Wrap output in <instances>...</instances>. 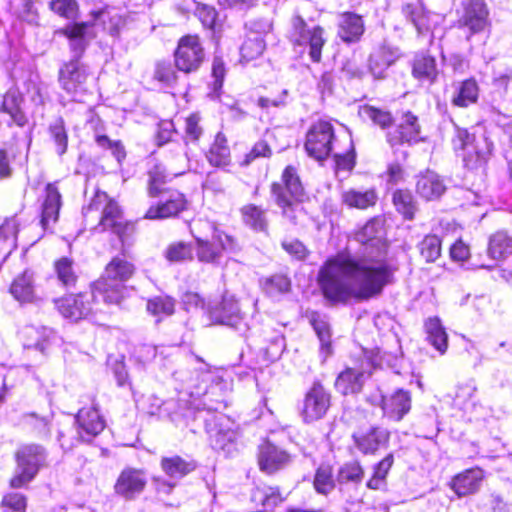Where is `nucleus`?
Wrapping results in <instances>:
<instances>
[{
    "mask_svg": "<svg viewBox=\"0 0 512 512\" xmlns=\"http://www.w3.org/2000/svg\"><path fill=\"white\" fill-rule=\"evenodd\" d=\"M314 487L320 494H328L334 488V481L329 467H320L317 469L314 478Z\"/></svg>",
    "mask_w": 512,
    "mask_h": 512,
    "instance_id": "58",
    "label": "nucleus"
},
{
    "mask_svg": "<svg viewBox=\"0 0 512 512\" xmlns=\"http://www.w3.org/2000/svg\"><path fill=\"white\" fill-rule=\"evenodd\" d=\"M419 249L426 262H434L441 255V240L436 235H427L419 243Z\"/></svg>",
    "mask_w": 512,
    "mask_h": 512,
    "instance_id": "52",
    "label": "nucleus"
},
{
    "mask_svg": "<svg viewBox=\"0 0 512 512\" xmlns=\"http://www.w3.org/2000/svg\"><path fill=\"white\" fill-rule=\"evenodd\" d=\"M54 272L57 280L66 288L74 287L78 280L77 268L74 261L68 257H61L54 263Z\"/></svg>",
    "mask_w": 512,
    "mask_h": 512,
    "instance_id": "40",
    "label": "nucleus"
},
{
    "mask_svg": "<svg viewBox=\"0 0 512 512\" xmlns=\"http://www.w3.org/2000/svg\"><path fill=\"white\" fill-rule=\"evenodd\" d=\"M175 66L184 73L197 71L205 59L204 48L197 35L183 36L174 53Z\"/></svg>",
    "mask_w": 512,
    "mask_h": 512,
    "instance_id": "13",
    "label": "nucleus"
},
{
    "mask_svg": "<svg viewBox=\"0 0 512 512\" xmlns=\"http://www.w3.org/2000/svg\"><path fill=\"white\" fill-rule=\"evenodd\" d=\"M363 115L382 129L390 127L393 123V117L389 111L382 110L373 106L364 107Z\"/></svg>",
    "mask_w": 512,
    "mask_h": 512,
    "instance_id": "57",
    "label": "nucleus"
},
{
    "mask_svg": "<svg viewBox=\"0 0 512 512\" xmlns=\"http://www.w3.org/2000/svg\"><path fill=\"white\" fill-rule=\"evenodd\" d=\"M271 194L281 209L282 217L290 224L297 225L304 216L302 206L304 190L294 167L285 168L282 182L271 185Z\"/></svg>",
    "mask_w": 512,
    "mask_h": 512,
    "instance_id": "3",
    "label": "nucleus"
},
{
    "mask_svg": "<svg viewBox=\"0 0 512 512\" xmlns=\"http://www.w3.org/2000/svg\"><path fill=\"white\" fill-rule=\"evenodd\" d=\"M15 459L17 465L10 487L18 489L27 486L44 466L46 451L38 444H27L17 450Z\"/></svg>",
    "mask_w": 512,
    "mask_h": 512,
    "instance_id": "6",
    "label": "nucleus"
},
{
    "mask_svg": "<svg viewBox=\"0 0 512 512\" xmlns=\"http://www.w3.org/2000/svg\"><path fill=\"white\" fill-rule=\"evenodd\" d=\"M331 405L330 393L319 383L315 382L307 391L301 416L305 423L322 419Z\"/></svg>",
    "mask_w": 512,
    "mask_h": 512,
    "instance_id": "14",
    "label": "nucleus"
},
{
    "mask_svg": "<svg viewBox=\"0 0 512 512\" xmlns=\"http://www.w3.org/2000/svg\"><path fill=\"white\" fill-rule=\"evenodd\" d=\"M365 379V374L362 371L347 368L338 375L335 388L343 395L356 394L362 390Z\"/></svg>",
    "mask_w": 512,
    "mask_h": 512,
    "instance_id": "31",
    "label": "nucleus"
},
{
    "mask_svg": "<svg viewBox=\"0 0 512 512\" xmlns=\"http://www.w3.org/2000/svg\"><path fill=\"white\" fill-rule=\"evenodd\" d=\"M187 207V200L179 192H173L169 198L161 204L151 206L145 213L144 218L149 220H161L178 215Z\"/></svg>",
    "mask_w": 512,
    "mask_h": 512,
    "instance_id": "23",
    "label": "nucleus"
},
{
    "mask_svg": "<svg viewBox=\"0 0 512 512\" xmlns=\"http://www.w3.org/2000/svg\"><path fill=\"white\" fill-rule=\"evenodd\" d=\"M195 15L201 21L203 26L212 29L217 20V11L213 6L198 3L196 6Z\"/></svg>",
    "mask_w": 512,
    "mask_h": 512,
    "instance_id": "63",
    "label": "nucleus"
},
{
    "mask_svg": "<svg viewBox=\"0 0 512 512\" xmlns=\"http://www.w3.org/2000/svg\"><path fill=\"white\" fill-rule=\"evenodd\" d=\"M146 484L147 477L143 470L128 467L118 476L114 490L116 494L132 499L144 490Z\"/></svg>",
    "mask_w": 512,
    "mask_h": 512,
    "instance_id": "18",
    "label": "nucleus"
},
{
    "mask_svg": "<svg viewBox=\"0 0 512 512\" xmlns=\"http://www.w3.org/2000/svg\"><path fill=\"white\" fill-rule=\"evenodd\" d=\"M291 286L290 280L284 275H273L263 284L265 292L271 297L286 293Z\"/></svg>",
    "mask_w": 512,
    "mask_h": 512,
    "instance_id": "56",
    "label": "nucleus"
},
{
    "mask_svg": "<svg viewBox=\"0 0 512 512\" xmlns=\"http://www.w3.org/2000/svg\"><path fill=\"white\" fill-rule=\"evenodd\" d=\"M208 161L213 166L223 167L230 163V149L225 137L218 134L207 155Z\"/></svg>",
    "mask_w": 512,
    "mask_h": 512,
    "instance_id": "44",
    "label": "nucleus"
},
{
    "mask_svg": "<svg viewBox=\"0 0 512 512\" xmlns=\"http://www.w3.org/2000/svg\"><path fill=\"white\" fill-rule=\"evenodd\" d=\"M193 255L194 247L181 241L170 244L165 251L166 259L172 263L191 261Z\"/></svg>",
    "mask_w": 512,
    "mask_h": 512,
    "instance_id": "49",
    "label": "nucleus"
},
{
    "mask_svg": "<svg viewBox=\"0 0 512 512\" xmlns=\"http://www.w3.org/2000/svg\"><path fill=\"white\" fill-rule=\"evenodd\" d=\"M10 293L19 302H32L35 298L34 274L25 270L10 286Z\"/></svg>",
    "mask_w": 512,
    "mask_h": 512,
    "instance_id": "34",
    "label": "nucleus"
},
{
    "mask_svg": "<svg viewBox=\"0 0 512 512\" xmlns=\"http://www.w3.org/2000/svg\"><path fill=\"white\" fill-rule=\"evenodd\" d=\"M99 212L98 226L101 231L111 230L121 239L133 231V225L124 221L122 210L118 203L111 199L106 192L97 191L89 205L83 209L85 218H93L92 214Z\"/></svg>",
    "mask_w": 512,
    "mask_h": 512,
    "instance_id": "5",
    "label": "nucleus"
},
{
    "mask_svg": "<svg viewBox=\"0 0 512 512\" xmlns=\"http://www.w3.org/2000/svg\"><path fill=\"white\" fill-rule=\"evenodd\" d=\"M483 478L481 469H469L457 475L452 481V488L458 496H466L479 489Z\"/></svg>",
    "mask_w": 512,
    "mask_h": 512,
    "instance_id": "33",
    "label": "nucleus"
},
{
    "mask_svg": "<svg viewBox=\"0 0 512 512\" xmlns=\"http://www.w3.org/2000/svg\"><path fill=\"white\" fill-rule=\"evenodd\" d=\"M49 136L55 146V151L59 156L66 153L68 147V134L64 120L57 118L48 128Z\"/></svg>",
    "mask_w": 512,
    "mask_h": 512,
    "instance_id": "47",
    "label": "nucleus"
},
{
    "mask_svg": "<svg viewBox=\"0 0 512 512\" xmlns=\"http://www.w3.org/2000/svg\"><path fill=\"white\" fill-rule=\"evenodd\" d=\"M393 204L396 210L407 220H412L417 211L416 201L409 190L399 189L393 193Z\"/></svg>",
    "mask_w": 512,
    "mask_h": 512,
    "instance_id": "42",
    "label": "nucleus"
},
{
    "mask_svg": "<svg viewBox=\"0 0 512 512\" xmlns=\"http://www.w3.org/2000/svg\"><path fill=\"white\" fill-rule=\"evenodd\" d=\"M97 293L93 286L92 291L71 294L55 300V306L60 314L67 319L72 321L85 319L95 310Z\"/></svg>",
    "mask_w": 512,
    "mask_h": 512,
    "instance_id": "12",
    "label": "nucleus"
},
{
    "mask_svg": "<svg viewBox=\"0 0 512 512\" xmlns=\"http://www.w3.org/2000/svg\"><path fill=\"white\" fill-rule=\"evenodd\" d=\"M512 254V237L504 231H498L489 239L488 255L494 260H503Z\"/></svg>",
    "mask_w": 512,
    "mask_h": 512,
    "instance_id": "39",
    "label": "nucleus"
},
{
    "mask_svg": "<svg viewBox=\"0 0 512 512\" xmlns=\"http://www.w3.org/2000/svg\"><path fill=\"white\" fill-rule=\"evenodd\" d=\"M290 462V455L270 442L259 446L258 464L261 471L273 474L286 467Z\"/></svg>",
    "mask_w": 512,
    "mask_h": 512,
    "instance_id": "20",
    "label": "nucleus"
},
{
    "mask_svg": "<svg viewBox=\"0 0 512 512\" xmlns=\"http://www.w3.org/2000/svg\"><path fill=\"white\" fill-rule=\"evenodd\" d=\"M132 263L121 257H114L106 266L102 277L94 284L95 290L108 304H120L125 297L124 283L134 274Z\"/></svg>",
    "mask_w": 512,
    "mask_h": 512,
    "instance_id": "4",
    "label": "nucleus"
},
{
    "mask_svg": "<svg viewBox=\"0 0 512 512\" xmlns=\"http://www.w3.org/2000/svg\"><path fill=\"white\" fill-rule=\"evenodd\" d=\"M243 220L246 225L255 231H266L268 221L266 211L254 204H249L241 209Z\"/></svg>",
    "mask_w": 512,
    "mask_h": 512,
    "instance_id": "43",
    "label": "nucleus"
},
{
    "mask_svg": "<svg viewBox=\"0 0 512 512\" xmlns=\"http://www.w3.org/2000/svg\"><path fill=\"white\" fill-rule=\"evenodd\" d=\"M95 20H102L105 29L111 36H118L121 28L125 24L124 18L118 13L111 14L108 10H98L91 12Z\"/></svg>",
    "mask_w": 512,
    "mask_h": 512,
    "instance_id": "48",
    "label": "nucleus"
},
{
    "mask_svg": "<svg viewBox=\"0 0 512 512\" xmlns=\"http://www.w3.org/2000/svg\"><path fill=\"white\" fill-rule=\"evenodd\" d=\"M22 335L25 338L24 347L44 352L48 348L54 332L47 327L27 326L22 331Z\"/></svg>",
    "mask_w": 512,
    "mask_h": 512,
    "instance_id": "36",
    "label": "nucleus"
},
{
    "mask_svg": "<svg viewBox=\"0 0 512 512\" xmlns=\"http://www.w3.org/2000/svg\"><path fill=\"white\" fill-rule=\"evenodd\" d=\"M211 239L195 237L196 245L194 253L199 262L211 265H219L225 252H233L237 249L233 237L211 226Z\"/></svg>",
    "mask_w": 512,
    "mask_h": 512,
    "instance_id": "7",
    "label": "nucleus"
},
{
    "mask_svg": "<svg viewBox=\"0 0 512 512\" xmlns=\"http://www.w3.org/2000/svg\"><path fill=\"white\" fill-rule=\"evenodd\" d=\"M349 149L346 152H336L334 154V160L337 170H343L350 172L356 163V155L352 140L349 138Z\"/></svg>",
    "mask_w": 512,
    "mask_h": 512,
    "instance_id": "60",
    "label": "nucleus"
},
{
    "mask_svg": "<svg viewBox=\"0 0 512 512\" xmlns=\"http://www.w3.org/2000/svg\"><path fill=\"white\" fill-rule=\"evenodd\" d=\"M455 150H462L463 161L467 167H477L486 162L492 151V143L485 137L478 140L468 133L466 129L456 127L455 136L452 140Z\"/></svg>",
    "mask_w": 512,
    "mask_h": 512,
    "instance_id": "9",
    "label": "nucleus"
},
{
    "mask_svg": "<svg viewBox=\"0 0 512 512\" xmlns=\"http://www.w3.org/2000/svg\"><path fill=\"white\" fill-rule=\"evenodd\" d=\"M1 507L12 512H25L27 508V498L22 493L9 492L3 496Z\"/></svg>",
    "mask_w": 512,
    "mask_h": 512,
    "instance_id": "59",
    "label": "nucleus"
},
{
    "mask_svg": "<svg viewBox=\"0 0 512 512\" xmlns=\"http://www.w3.org/2000/svg\"><path fill=\"white\" fill-rule=\"evenodd\" d=\"M445 189L446 187L443 181L432 171H427L417 178L416 191L426 200L439 198L444 193Z\"/></svg>",
    "mask_w": 512,
    "mask_h": 512,
    "instance_id": "29",
    "label": "nucleus"
},
{
    "mask_svg": "<svg viewBox=\"0 0 512 512\" xmlns=\"http://www.w3.org/2000/svg\"><path fill=\"white\" fill-rule=\"evenodd\" d=\"M478 85L474 79H467L459 84L457 94L452 103L459 107H467L478 99Z\"/></svg>",
    "mask_w": 512,
    "mask_h": 512,
    "instance_id": "45",
    "label": "nucleus"
},
{
    "mask_svg": "<svg viewBox=\"0 0 512 512\" xmlns=\"http://www.w3.org/2000/svg\"><path fill=\"white\" fill-rule=\"evenodd\" d=\"M342 201L351 208L366 209L376 204L377 194L374 189L366 191L349 189L342 193Z\"/></svg>",
    "mask_w": 512,
    "mask_h": 512,
    "instance_id": "38",
    "label": "nucleus"
},
{
    "mask_svg": "<svg viewBox=\"0 0 512 512\" xmlns=\"http://www.w3.org/2000/svg\"><path fill=\"white\" fill-rule=\"evenodd\" d=\"M285 497L282 496L278 487L258 485L251 492V501L264 510H271L282 503Z\"/></svg>",
    "mask_w": 512,
    "mask_h": 512,
    "instance_id": "32",
    "label": "nucleus"
},
{
    "mask_svg": "<svg viewBox=\"0 0 512 512\" xmlns=\"http://www.w3.org/2000/svg\"><path fill=\"white\" fill-rule=\"evenodd\" d=\"M18 222L16 218H8L0 223V249L5 259L16 248Z\"/></svg>",
    "mask_w": 512,
    "mask_h": 512,
    "instance_id": "41",
    "label": "nucleus"
},
{
    "mask_svg": "<svg viewBox=\"0 0 512 512\" xmlns=\"http://www.w3.org/2000/svg\"><path fill=\"white\" fill-rule=\"evenodd\" d=\"M364 477V470L359 462L345 463L339 469L337 479L340 483H360Z\"/></svg>",
    "mask_w": 512,
    "mask_h": 512,
    "instance_id": "53",
    "label": "nucleus"
},
{
    "mask_svg": "<svg viewBox=\"0 0 512 512\" xmlns=\"http://www.w3.org/2000/svg\"><path fill=\"white\" fill-rule=\"evenodd\" d=\"M352 439L361 453L373 455L380 447H385L388 444L390 432L379 426H371L367 430L354 432Z\"/></svg>",
    "mask_w": 512,
    "mask_h": 512,
    "instance_id": "17",
    "label": "nucleus"
},
{
    "mask_svg": "<svg viewBox=\"0 0 512 512\" xmlns=\"http://www.w3.org/2000/svg\"><path fill=\"white\" fill-rule=\"evenodd\" d=\"M93 23L80 22L68 24L56 31L69 40L70 49L74 53V59L65 63L59 70L58 80L60 86L68 94H77L84 90L87 79L86 68L79 62L93 35L90 29Z\"/></svg>",
    "mask_w": 512,
    "mask_h": 512,
    "instance_id": "2",
    "label": "nucleus"
},
{
    "mask_svg": "<svg viewBox=\"0 0 512 512\" xmlns=\"http://www.w3.org/2000/svg\"><path fill=\"white\" fill-rule=\"evenodd\" d=\"M160 466L165 475L174 480L183 478L196 468L194 461H187L178 455L163 457Z\"/></svg>",
    "mask_w": 512,
    "mask_h": 512,
    "instance_id": "35",
    "label": "nucleus"
},
{
    "mask_svg": "<svg viewBox=\"0 0 512 512\" xmlns=\"http://www.w3.org/2000/svg\"><path fill=\"white\" fill-rule=\"evenodd\" d=\"M438 69L434 57L418 54L413 60L412 75L422 83L432 84L438 77Z\"/></svg>",
    "mask_w": 512,
    "mask_h": 512,
    "instance_id": "30",
    "label": "nucleus"
},
{
    "mask_svg": "<svg viewBox=\"0 0 512 512\" xmlns=\"http://www.w3.org/2000/svg\"><path fill=\"white\" fill-rule=\"evenodd\" d=\"M23 96L17 88H10L3 96L1 110L8 114L11 120L19 127L27 123V117L22 110Z\"/></svg>",
    "mask_w": 512,
    "mask_h": 512,
    "instance_id": "27",
    "label": "nucleus"
},
{
    "mask_svg": "<svg viewBox=\"0 0 512 512\" xmlns=\"http://www.w3.org/2000/svg\"><path fill=\"white\" fill-rule=\"evenodd\" d=\"M425 329L427 339L431 345L441 354H444L448 347V336L440 319L438 317L429 318L425 322Z\"/></svg>",
    "mask_w": 512,
    "mask_h": 512,
    "instance_id": "37",
    "label": "nucleus"
},
{
    "mask_svg": "<svg viewBox=\"0 0 512 512\" xmlns=\"http://www.w3.org/2000/svg\"><path fill=\"white\" fill-rule=\"evenodd\" d=\"M78 438L90 442L105 428V421L95 408H83L75 417Z\"/></svg>",
    "mask_w": 512,
    "mask_h": 512,
    "instance_id": "19",
    "label": "nucleus"
},
{
    "mask_svg": "<svg viewBox=\"0 0 512 512\" xmlns=\"http://www.w3.org/2000/svg\"><path fill=\"white\" fill-rule=\"evenodd\" d=\"M309 321L313 326L319 341L320 353L324 359L332 354L330 325L326 315L317 311H311L308 314Z\"/></svg>",
    "mask_w": 512,
    "mask_h": 512,
    "instance_id": "28",
    "label": "nucleus"
},
{
    "mask_svg": "<svg viewBox=\"0 0 512 512\" xmlns=\"http://www.w3.org/2000/svg\"><path fill=\"white\" fill-rule=\"evenodd\" d=\"M384 416L393 421H401L411 409V396L408 391L398 389L390 396H381Z\"/></svg>",
    "mask_w": 512,
    "mask_h": 512,
    "instance_id": "21",
    "label": "nucleus"
},
{
    "mask_svg": "<svg viewBox=\"0 0 512 512\" xmlns=\"http://www.w3.org/2000/svg\"><path fill=\"white\" fill-rule=\"evenodd\" d=\"M363 33L364 22L361 16L352 12H345L340 16L338 35L344 42H357Z\"/></svg>",
    "mask_w": 512,
    "mask_h": 512,
    "instance_id": "26",
    "label": "nucleus"
},
{
    "mask_svg": "<svg viewBox=\"0 0 512 512\" xmlns=\"http://www.w3.org/2000/svg\"><path fill=\"white\" fill-rule=\"evenodd\" d=\"M147 311L160 321L163 317L170 316L175 311V300L170 296H155L147 301Z\"/></svg>",
    "mask_w": 512,
    "mask_h": 512,
    "instance_id": "46",
    "label": "nucleus"
},
{
    "mask_svg": "<svg viewBox=\"0 0 512 512\" xmlns=\"http://www.w3.org/2000/svg\"><path fill=\"white\" fill-rule=\"evenodd\" d=\"M421 125L418 117L411 111L403 112L394 131L387 133L391 146L403 143H417L421 140Z\"/></svg>",
    "mask_w": 512,
    "mask_h": 512,
    "instance_id": "15",
    "label": "nucleus"
},
{
    "mask_svg": "<svg viewBox=\"0 0 512 512\" xmlns=\"http://www.w3.org/2000/svg\"><path fill=\"white\" fill-rule=\"evenodd\" d=\"M211 320L215 323L236 328L242 320L240 308L234 296L225 294L222 301L209 310Z\"/></svg>",
    "mask_w": 512,
    "mask_h": 512,
    "instance_id": "22",
    "label": "nucleus"
},
{
    "mask_svg": "<svg viewBox=\"0 0 512 512\" xmlns=\"http://www.w3.org/2000/svg\"><path fill=\"white\" fill-rule=\"evenodd\" d=\"M248 35L262 37L272 29V22L268 18H257L246 23Z\"/></svg>",
    "mask_w": 512,
    "mask_h": 512,
    "instance_id": "64",
    "label": "nucleus"
},
{
    "mask_svg": "<svg viewBox=\"0 0 512 512\" xmlns=\"http://www.w3.org/2000/svg\"><path fill=\"white\" fill-rule=\"evenodd\" d=\"M61 207L62 195L57 187V183H48L41 202L40 225L44 231L53 230L58 222Z\"/></svg>",
    "mask_w": 512,
    "mask_h": 512,
    "instance_id": "16",
    "label": "nucleus"
},
{
    "mask_svg": "<svg viewBox=\"0 0 512 512\" xmlns=\"http://www.w3.org/2000/svg\"><path fill=\"white\" fill-rule=\"evenodd\" d=\"M335 141L332 124L327 121H318L307 131L304 147L310 157L322 161L331 154Z\"/></svg>",
    "mask_w": 512,
    "mask_h": 512,
    "instance_id": "11",
    "label": "nucleus"
},
{
    "mask_svg": "<svg viewBox=\"0 0 512 512\" xmlns=\"http://www.w3.org/2000/svg\"><path fill=\"white\" fill-rule=\"evenodd\" d=\"M281 246L293 259L299 261L305 260L310 253L308 248L298 239L284 240Z\"/></svg>",
    "mask_w": 512,
    "mask_h": 512,
    "instance_id": "62",
    "label": "nucleus"
},
{
    "mask_svg": "<svg viewBox=\"0 0 512 512\" xmlns=\"http://www.w3.org/2000/svg\"><path fill=\"white\" fill-rule=\"evenodd\" d=\"M399 50L395 47L382 44L369 57V70L375 78H382L384 72L399 57Z\"/></svg>",
    "mask_w": 512,
    "mask_h": 512,
    "instance_id": "25",
    "label": "nucleus"
},
{
    "mask_svg": "<svg viewBox=\"0 0 512 512\" xmlns=\"http://www.w3.org/2000/svg\"><path fill=\"white\" fill-rule=\"evenodd\" d=\"M154 78L170 86L176 82L177 75L170 62L159 61L155 65Z\"/></svg>",
    "mask_w": 512,
    "mask_h": 512,
    "instance_id": "61",
    "label": "nucleus"
},
{
    "mask_svg": "<svg viewBox=\"0 0 512 512\" xmlns=\"http://www.w3.org/2000/svg\"><path fill=\"white\" fill-rule=\"evenodd\" d=\"M49 8L68 20H75L79 15V5L76 0H51Z\"/></svg>",
    "mask_w": 512,
    "mask_h": 512,
    "instance_id": "54",
    "label": "nucleus"
},
{
    "mask_svg": "<svg viewBox=\"0 0 512 512\" xmlns=\"http://www.w3.org/2000/svg\"><path fill=\"white\" fill-rule=\"evenodd\" d=\"M265 49V42L262 37H252L247 35L246 40L240 48L241 58L245 61H251L259 57Z\"/></svg>",
    "mask_w": 512,
    "mask_h": 512,
    "instance_id": "51",
    "label": "nucleus"
},
{
    "mask_svg": "<svg viewBox=\"0 0 512 512\" xmlns=\"http://www.w3.org/2000/svg\"><path fill=\"white\" fill-rule=\"evenodd\" d=\"M148 193L151 197H157L163 191L167 175L161 165H155L148 172Z\"/></svg>",
    "mask_w": 512,
    "mask_h": 512,
    "instance_id": "55",
    "label": "nucleus"
},
{
    "mask_svg": "<svg viewBox=\"0 0 512 512\" xmlns=\"http://www.w3.org/2000/svg\"><path fill=\"white\" fill-rule=\"evenodd\" d=\"M381 230L380 220H369L356 234L357 241L366 245L364 253L339 254L320 269L318 282L325 298L332 302L365 301L392 283L398 266L381 242Z\"/></svg>",
    "mask_w": 512,
    "mask_h": 512,
    "instance_id": "1",
    "label": "nucleus"
},
{
    "mask_svg": "<svg viewBox=\"0 0 512 512\" xmlns=\"http://www.w3.org/2000/svg\"><path fill=\"white\" fill-rule=\"evenodd\" d=\"M23 421L40 438H49L51 434V418L49 416H39L36 413H27L23 415Z\"/></svg>",
    "mask_w": 512,
    "mask_h": 512,
    "instance_id": "50",
    "label": "nucleus"
},
{
    "mask_svg": "<svg viewBox=\"0 0 512 512\" xmlns=\"http://www.w3.org/2000/svg\"><path fill=\"white\" fill-rule=\"evenodd\" d=\"M323 29L317 25H309L300 16L292 18L291 41L304 49H309V56L313 62L321 60V51L325 43Z\"/></svg>",
    "mask_w": 512,
    "mask_h": 512,
    "instance_id": "10",
    "label": "nucleus"
},
{
    "mask_svg": "<svg viewBox=\"0 0 512 512\" xmlns=\"http://www.w3.org/2000/svg\"><path fill=\"white\" fill-rule=\"evenodd\" d=\"M402 14L416 29L418 35H424L431 29V12L427 11L420 0L407 2L402 6Z\"/></svg>",
    "mask_w": 512,
    "mask_h": 512,
    "instance_id": "24",
    "label": "nucleus"
},
{
    "mask_svg": "<svg viewBox=\"0 0 512 512\" xmlns=\"http://www.w3.org/2000/svg\"><path fill=\"white\" fill-rule=\"evenodd\" d=\"M457 25L466 33V39L485 32L491 26L489 9L484 0H466L461 4Z\"/></svg>",
    "mask_w": 512,
    "mask_h": 512,
    "instance_id": "8",
    "label": "nucleus"
}]
</instances>
